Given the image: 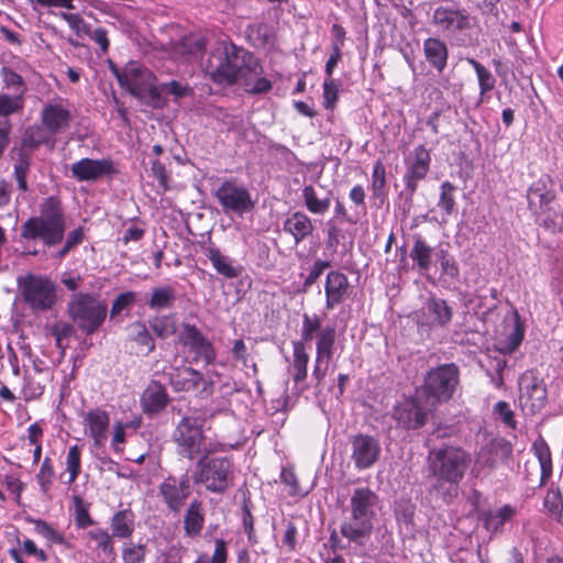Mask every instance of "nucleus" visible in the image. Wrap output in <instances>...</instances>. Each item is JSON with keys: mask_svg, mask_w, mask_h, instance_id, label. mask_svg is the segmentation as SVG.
Returning a JSON list of instances; mask_svg holds the SVG:
<instances>
[{"mask_svg": "<svg viewBox=\"0 0 563 563\" xmlns=\"http://www.w3.org/2000/svg\"><path fill=\"white\" fill-rule=\"evenodd\" d=\"M67 218L57 196L44 198L38 205V214L30 217L21 225L20 239L26 242H40L44 249L62 246L52 254L56 260L65 258L85 240V228L79 225L69 232Z\"/></svg>", "mask_w": 563, "mask_h": 563, "instance_id": "nucleus-1", "label": "nucleus"}, {"mask_svg": "<svg viewBox=\"0 0 563 563\" xmlns=\"http://www.w3.org/2000/svg\"><path fill=\"white\" fill-rule=\"evenodd\" d=\"M471 455L461 448L445 445L432 449L427 456L428 471L434 482L430 493L449 504L457 496L459 484L470 466Z\"/></svg>", "mask_w": 563, "mask_h": 563, "instance_id": "nucleus-2", "label": "nucleus"}, {"mask_svg": "<svg viewBox=\"0 0 563 563\" xmlns=\"http://www.w3.org/2000/svg\"><path fill=\"white\" fill-rule=\"evenodd\" d=\"M253 55L230 41H218L205 66L213 82L230 86L252 70Z\"/></svg>", "mask_w": 563, "mask_h": 563, "instance_id": "nucleus-3", "label": "nucleus"}, {"mask_svg": "<svg viewBox=\"0 0 563 563\" xmlns=\"http://www.w3.org/2000/svg\"><path fill=\"white\" fill-rule=\"evenodd\" d=\"M379 497L367 487L353 490L350 499V517L340 526V533L350 543L364 545L369 539L377 515Z\"/></svg>", "mask_w": 563, "mask_h": 563, "instance_id": "nucleus-4", "label": "nucleus"}, {"mask_svg": "<svg viewBox=\"0 0 563 563\" xmlns=\"http://www.w3.org/2000/svg\"><path fill=\"white\" fill-rule=\"evenodd\" d=\"M205 418L200 416H184L173 431L172 439L180 457L192 461L202 455H213L223 452L225 445L210 439L203 431Z\"/></svg>", "mask_w": 563, "mask_h": 563, "instance_id": "nucleus-5", "label": "nucleus"}, {"mask_svg": "<svg viewBox=\"0 0 563 563\" xmlns=\"http://www.w3.org/2000/svg\"><path fill=\"white\" fill-rule=\"evenodd\" d=\"M314 335L317 336V342L312 377L316 380V387L318 388L324 380L330 362L333 357L336 333L332 325L321 328V319L319 316H309L305 313L302 317L300 341L306 345V343L310 342Z\"/></svg>", "mask_w": 563, "mask_h": 563, "instance_id": "nucleus-6", "label": "nucleus"}, {"mask_svg": "<svg viewBox=\"0 0 563 563\" xmlns=\"http://www.w3.org/2000/svg\"><path fill=\"white\" fill-rule=\"evenodd\" d=\"M460 385V368L455 363L441 364L430 368L420 388V395L430 407L450 401Z\"/></svg>", "mask_w": 563, "mask_h": 563, "instance_id": "nucleus-7", "label": "nucleus"}, {"mask_svg": "<svg viewBox=\"0 0 563 563\" xmlns=\"http://www.w3.org/2000/svg\"><path fill=\"white\" fill-rule=\"evenodd\" d=\"M473 21L474 19L466 9L454 3L435 7L431 15L432 24L451 37L457 46L471 44L467 32L473 27Z\"/></svg>", "mask_w": 563, "mask_h": 563, "instance_id": "nucleus-8", "label": "nucleus"}, {"mask_svg": "<svg viewBox=\"0 0 563 563\" xmlns=\"http://www.w3.org/2000/svg\"><path fill=\"white\" fill-rule=\"evenodd\" d=\"M233 481V462L228 456L202 455L196 463L194 482L209 492L222 494Z\"/></svg>", "mask_w": 563, "mask_h": 563, "instance_id": "nucleus-9", "label": "nucleus"}, {"mask_svg": "<svg viewBox=\"0 0 563 563\" xmlns=\"http://www.w3.org/2000/svg\"><path fill=\"white\" fill-rule=\"evenodd\" d=\"M68 314L86 334L95 333L107 317V305L90 294L78 292L68 302Z\"/></svg>", "mask_w": 563, "mask_h": 563, "instance_id": "nucleus-10", "label": "nucleus"}, {"mask_svg": "<svg viewBox=\"0 0 563 563\" xmlns=\"http://www.w3.org/2000/svg\"><path fill=\"white\" fill-rule=\"evenodd\" d=\"M214 197L225 214H238L242 217L254 208L251 192L236 179L231 178L222 181L216 189Z\"/></svg>", "mask_w": 563, "mask_h": 563, "instance_id": "nucleus-11", "label": "nucleus"}, {"mask_svg": "<svg viewBox=\"0 0 563 563\" xmlns=\"http://www.w3.org/2000/svg\"><path fill=\"white\" fill-rule=\"evenodd\" d=\"M25 302L34 311H47L56 301V286L47 277L29 275L22 284Z\"/></svg>", "mask_w": 563, "mask_h": 563, "instance_id": "nucleus-12", "label": "nucleus"}, {"mask_svg": "<svg viewBox=\"0 0 563 563\" xmlns=\"http://www.w3.org/2000/svg\"><path fill=\"white\" fill-rule=\"evenodd\" d=\"M109 68L119 85L135 97L145 92L153 78V74L136 60H130L122 68L110 62Z\"/></svg>", "mask_w": 563, "mask_h": 563, "instance_id": "nucleus-13", "label": "nucleus"}, {"mask_svg": "<svg viewBox=\"0 0 563 563\" xmlns=\"http://www.w3.org/2000/svg\"><path fill=\"white\" fill-rule=\"evenodd\" d=\"M430 153L423 145H418L405 156L406 172L404 175L405 191L407 200L412 197L418 188V183L426 178L430 168Z\"/></svg>", "mask_w": 563, "mask_h": 563, "instance_id": "nucleus-14", "label": "nucleus"}, {"mask_svg": "<svg viewBox=\"0 0 563 563\" xmlns=\"http://www.w3.org/2000/svg\"><path fill=\"white\" fill-rule=\"evenodd\" d=\"M420 397L421 395L417 399H405L394 407L393 418L398 427L405 430H417L427 423L428 417L434 408L430 407L426 400L422 405Z\"/></svg>", "mask_w": 563, "mask_h": 563, "instance_id": "nucleus-15", "label": "nucleus"}, {"mask_svg": "<svg viewBox=\"0 0 563 563\" xmlns=\"http://www.w3.org/2000/svg\"><path fill=\"white\" fill-rule=\"evenodd\" d=\"M419 327L429 330L445 328L453 318V309L446 300L430 296L416 312Z\"/></svg>", "mask_w": 563, "mask_h": 563, "instance_id": "nucleus-16", "label": "nucleus"}, {"mask_svg": "<svg viewBox=\"0 0 563 563\" xmlns=\"http://www.w3.org/2000/svg\"><path fill=\"white\" fill-rule=\"evenodd\" d=\"M351 461L356 470H367L379 459V441L373 435L358 433L350 438Z\"/></svg>", "mask_w": 563, "mask_h": 563, "instance_id": "nucleus-17", "label": "nucleus"}, {"mask_svg": "<svg viewBox=\"0 0 563 563\" xmlns=\"http://www.w3.org/2000/svg\"><path fill=\"white\" fill-rule=\"evenodd\" d=\"M180 341L194 354L196 362L209 365L216 360V352L211 342L196 325L184 323Z\"/></svg>", "mask_w": 563, "mask_h": 563, "instance_id": "nucleus-18", "label": "nucleus"}, {"mask_svg": "<svg viewBox=\"0 0 563 563\" xmlns=\"http://www.w3.org/2000/svg\"><path fill=\"white\" fill-rule=\"evenodd\" d=\"M70 172L77 181H97L104 177H111L117 169L110 158H81L71 164Z\"/></svg>", "mask_w": 563, "mask_h": 563, "instance_id": "nucleus-19", "label": "nucleus"}, {"mask_svg": "<svg viewBox=\"0 0 563 563\" xmlns=\"http://www.w3.org/2000/svg\"><path fill=\"white\" fill-rule=\"evenodd\" d=\"M511 454L510 442L505 439L494 440L481 449L475 462V472L479 475L483 470L492 471L499 463L508 461Z\"/></svg>", "mask_w": 563, "mask_h": 563, "instance_id": "nucleus-20", "label": "nucleus"}, {"mask_svg": "<svg viewBox=\"0 0 563 563\" xmlns=\"http://www.w3.org/2000/svg\"><path fill=\"white\" fill-rule=\"evenodd\" d=\"M520 390V405L528 413L534 415L544 408L548 400V390L541 379L522 377Z\"/></svg>", "mask_w": 563, "mask_h": 563, "instance_id": "nucleus-21", "label": "nucleus"}, {"mask_svg": "<svg viewBox=\"0 0 563 563\" xmlns=\"http://www.w3.org/2000/svg\"><path fill=\"white\" fill-rule=\"evenodd\" d=\"M159 494L169 510L179 512L190 495L188 475L185 474L179 479L172 476L167 477L159 485Z\"/></svg>", "mask_w": 563, "mask_h": 563, "instance_id": "nucleus-22", "label": "nucleus"}, {"mask_svg": "<svg viewBox=\"0 0 563 563\" xmlns=\"http://www.w3.org/2000/svg\"><path fill=\"white\" fill-rule=\"evenodd\" d=\"M71 121V113L63 100L46 102L41 110V122L51 134L66 130Z\"/></svg>", "mask_w": 563, "mask_h": 563, "instance_id": "nucleus-23", "label": "nucleus"}, {"mask_svg": "<svg viewBox=\"0 0 563 563\" xmlns=\"http://www.w3.org/2000/svg\"><path fill=\"white\" fill-rule=\"evenodd\" d=\"M84 423L93 440V446L98 449L104 446L110 423L108 412L100 408L91 409L85 415Z\"/></svg>", "mask_w": 563, "mask_h": 563, "instance_id": "nucleus-24", "label": "nucleus"}, {"mask_svg": "<svg viewBox=\"0 0 563 563\" xmlns=\"http://www.w3.org/2000/svg\"><path fill=\"white\" fill-rule=\"evenodd\" d=\"M555 199L552 180L549 177H542L534 181L528 189L527 200L530 210L536 214L553 203Z\"/></svg>", "mask_w": 563, "mask_h": 563, "instance_id": "nucleus-25", "label": "nucleus"}, {"mask_svg": "<svg viewBox=\"0 0 563 563\" xmlns=\"http://www.w3.org/2000/svg\"><path fill=\"white\" fill-rule=\"evenodd\" d=\"M349 290V279L345 274L339 271L328 273L324 285L325 308L332 310L343 302Z\"/></svg>", "mask_w": 563, "mask_h": 563, "instance_id": "nucleus-26", "label": "nucleus"}, {"mask_svg": "<svg viewBox=\"0 0 563 563\" xmlns=\"http://www.w3.org/2000/svg\"><path fill=\"white\" fill-rule=\"evenodd\" d=\"M169 402L166 388L158 382L152 380L141 396L144 413L154 416L163 411Z\"/></svg>", "mask_w": 563, "mask_h": 563, "instance_id": "nucleus-27", "label": "nucleus"}, {"mask_svg": "<svg viewBox=\"0 0 563 563\" xmlns=\"http://www.w3.org/2000/svg\"><path fill=\"white\" fill-rule=\"evenodd\" d=\"M308 362L309 354L306 351V345H303L302 341H294L292 342V363L288 368V372L291 374L296 389L298 393H302L307 389V386L303 385L308 376Z\"/></svg>", "mask_w": 563, "mask_h": 563, "instance_id": "nucleus-28", "label": "nucleus"}, {"mask_svg": "<svg viewBox=\"0 0 563 563\" xmlns=\"http://www.w3.org/2000/svg\"><path fill=\"white\" fill-rule=\"evenodd\" d=\"M283 230L294 238L298 245L303 240L312 235L314 227L311 219L301 211L290 213L283 222Z\"/></svg>", "mask_w": 563, "mask_h": 563, "instance_id": "nucleus-29", "label": "nucleus"}, {"mask_svg": "<svg viewBox=\"0 0 563 563\" xmlns=\"http://www.w3.org/2000/svg\"><path fill=\"white\" fill-rule=\"evenodd\" d=\"M423 54L429 65L441 74L448 65L449 49L439 37H428L423 42Z\"/></svg>", "mask_w": 563, "mask_h": 563, "instance_id": "nucleus-30", "label": "nucleus"}, {"mask_svg": "<svg viewBox=\"0 0 563 563\" xmlns=\"http://www.w3.org/2000/svg\"><path fill=\"white\" fill-rule=\"evenodd\" d=\"M206 256L211 262L213 268L218 274L224 276L225 278L232 279L239 277L243 267L240 265H234L233 260L227 255H223L219 249L216 246H209L206 249Z\"/></svg>", "mask_w": 563, "mask_h": 563, "instance_id": "nucleus-31", "label": "nucleus"}, {"mask_svg": "<svg viewBox=\"0 0 563 563\" xmlns=\"http://www.w3.org/2000/svg\"><path fill=\"white\" fill-rule=\"evenodd\" d=\"M205 525V508L200 500L194 499L189 504L184 517V531L189 538L198 537Z\"/></svg>", "mask_w": 563, "mask_h": 563, "instance_id": "nucleus-32", "label": "nucleus"}, {"mask_svg": "<svg viewBox=\"0 0 563 563\" xmlns=\"http://www.w3.org/2000/svg\"><path fill=\"white\" fill-rule=\"evenodd\" d=\"M169 382L176 391H190L196 390L205 379L198 371L185 367L170 374Z\"/></svg>", "mask_w": 563, "mask_h": 563, "instance_id": "nucleus-33", "label": "nucleus"}, {"mask_svg": "<svg viewBox=\"0 0 563 563\" xmlns=\"http://www.w3.org/2000/svg\"><path fill=\"white\" fill-rule=\"evenodd\" d=\"M112 536L119 539L130 538L135 529V516L131 509L117 511L110 520Z\"/></svg>", "mask_w": 563, "mask_h": 563, "instance_id": "nucleus-34", "label": "nucleus"}, {"mask_svg": "<svg viewBox=\"0 0 563 563\" xmlns=\"http://www.w3.org/2000/svg\"><path fill=\"white\" fill-rule=\"evenodd\" d=\"M435 252L420 235L413 236V245L410 251V257L417 265L419 272L427 273L432 265V256Z\"/></svg>", "mask_w": 563, "mask_h": 563, "instance_id": "nucleus-35", "label": "nucleus"}, {"mask_svg": "<svg viewBox=\"0 0 563 563\" xmlns=\"http://www.w3.org/2000/svg\"><path fill=\"white\" fill-rule=\"evenodd\" d=\"M537 216L538 221L544 228L551 231H563V205L554 201Z\"/></svg>", "mask_w": 563, "mask_h": 563, "instance_id": "nucleus-36", "label": "nucleus"}, {"mask_svg": "<svg viewBox=\"0 0 563 563\" xmlns=\"http://www.w3.org/2000/svg\"><path fill=\"white\" fill-rule=\"evenodd\" d=\"M515 515V509L509 505H504L497 511H487L483 514V521L486 530L490 532H498L503 529L504 525L511 520Z\"/></svg>", "mask_w": 563, "mask_h": 563, "instance_id": "nucleus-37", "label": "nucleus"}, {"mask_svg": "<svg viewBox=\"0 0 563 563\" xmlns=\"http://www.w3.org/2000/svg\"><path fill=\"white\" fill-rule=\"evenodd\" d=\"M176 301V291L169 286L155 287L152 289L148 307L153 310L169 309Z\"/></svg>", "mask_w": 563, "mask_h": 563, "instance_id": "nucleus-38", "label": "nucleus"}, {"mask_svg": "<svg viewBox=\"0 0 563 563\" xmlns=\"http://www.w3.org/2000/svg\"><path fill=\"white\" fill-rule=\"evenodd\" d=\"M132 341H134L141 351L147 355L155 350V341L148 332L146 324L142 321H135L129 325Z\"/></svg>", "mask_w": 563, "mask_h": 563, "instance_id": "nucleus-39", "label": "nucleus"}, {"mask_svg": "<svg viewBox=\"0 0 563 563\" xmlns=\"http://www.w3.org/2000/svg\"><path fill=\"white\" fill-rule=\"evenodd\" d=\"M466 62L474 68L479 87V96L483 98L490 92L496 85V79L492 71L473 57H467Z\"/></svg>", "mask_w": 563, "mask_h": 563, "instance_id": "nucleus-40", "label": "nucleus"}, {"mask_svg": "<svg viewBox=\"0 0 563 563\" xmlns=\"http://www.w3.org/2000/svg\"><path fill=\"white\" fill-rule=\"evenodd\" d=\"M302 197L306 208L313 214H324L330 208V199H320L317 197L316 190L312 186H306L302 189Z\"/></svg>", "mask_w": 563, "mask_h": 563, "instance_id": "nucleus-41", "label": "nucleus"}, {"mask_svg": "<svg viewBox=\"0 0 563 563\" xmlns=\"http://www.w3.org/2000/svg\"><path fill=\"white\" fill-rule=\"evenodd\" d=\"M0 75L3 81V87L8 90H12L14 95L24 97L27 88L24 79L20 74L10 67L3 66L0 70Z\"/></svg>", "mask_w": 563, "mask_h": 563, "instance_id": "nucleus-42", "label": "nucleus"}, {"mask_svg": "<svg viewBox=\"0 0 563 563\" xmlns=\"http://www.w3.org/2000/svg\"><path fill=\"white\" fill-rule=\"evenodd\" d=\"M74 332V327L66 321H56L48 327V333L54 338L56 347L63 353L68 346L67 340Z\"/></svg>", "mask_w": 563, "mask_h": 563, "instance_id": "nucleus-43", "label": "nucleus"}, {"mask_svg": "<svg viewBox=\"0 0 563 563\" xmlns=\"http://www.w3.org/2000/svg\"><path fill=\"white\" fill-rule=\"evenodd\" d=\"M534 455L541 467V482L544 483L552 474V459L548 444L541 440L533 444Z\"/></svg>", "mask_w": 563, "mask_h": 563, "instance_id": "nucleus-44", "label": "nucleus"}, {"mask_svg": "<svg viewBox=\"0 0 563 563\" xmlns=\"http://www.w3.org/2000/svg\"><path fill=\"white\" fill-rule=\"evenodd\" d=\"M65 467L68 473L67 484H73L81 472V449L75 444L71 445L65 459Z\"/></svg>", "mask_w": 563, "mask_h": 563, "instance_id": "nucleus-45", "label": "nucleus"}, {"mask_svg": "<svg viewBox=\"0 0 563 563\" xmlns=\"http://www.w3.org/2000/svg\"><path fill=\"white\" fill-rule=\"evenodd\" d=\"M24 97L0 92V117L8 118L21 113L24 109Z\"/></svg>", "mask_w": 563, "mask_h": 563, "instance_id": "nucleus-46", "label": "nucleus"}, {"mask_svg": "<svg viewBox=\"0 0 563 563\" xmlns=\"http://www.w3.org/2000/svg\"><path fill=\"white\" fill-rule=\"evenodd\" d=\"M88 538L96 543V549L101 551L106 556L110 558L114 554V544L112 534L107 530L97 528L88 532Z\"/></svg>", "mask_w": 563, "mask_h": 563, "instance_id": "nucleus-47", "label": "nucleus"}, {"mask_svg": "<svg viewBox=\"0 0 563 563\" xmlns=\"http://www.w3.org/2000/svg\"><path fill=\"white\" fill-rule=\"evenodd\" d=\"M371 190L373 196L377 199L384 198L386 191V167L384 163L378 159L374 164L371 181Z\"/></svg>", "mask_w": 563, "mask_h": 563, "instance_id": "nucleus-48", "label": "nucleus"}, {"mask_svg": "<svg viewBox=\"0 0 563 563\" xmlns=\"http://www.w3.org/2000/svg\"><path fill=\"white\" fill-rule=\"evenodd\" d=\"M150 328L157 338L166 339L176 332L175 320L172 316H156L150 320Z\"/></svg>", "mask_w": 563, "mask_h": 563, "instance_id": "nucleus-49", "label": "nucleus"}, {"mask_svg": "<svg viewBox=\"0 0 563 563\" xmlns=\"http://www.w3.org/2000/svg\"><path fill=\"white\" fill-rule=\"evenodd\" d=\"M228 559V542L223 539H216L212 555L201 553L194 563H227Z\"/></svg>", "mask_w": 563, "mask_h": 563, "instance_id": "nucleus-50", "label": "nucleus"}, {"mask_svg": "<svg viewBox=\"0 0 563 563\" xmlns=\"http://www.w3.org/2000/svg\"><path fill=\"white\" fill-rule=\"evenodd\" d=\"M147 554L145 543H125L122 549V559L124 563H144Z\"/></svg>", "mask_w": 563, "mask_h": 563, "instance_id": "nucleus-51", "label": "nucleus"}, {"mask_svg": "<svg viewBox=\"0 0 563 563\" xmlns=\"http://www.w3.org/2000/svg\"><path fill=\"white\" fill-rule=\"evenodd\" d=\"M435 257L440 262L442 274L451 278H455L460 274V269L454 257L446 249L440 247L435 251Z\"/></svg>", "mask_w": 563, "mask_h": 563, "instance_id": "nucleus-52", "label": "nucleus"}, {"mask_svg": "<svg viewBox=\"0 0 563 563\" xmlns=\"http://www.w3.org/2000/svg\"><path fill=\"white\" fill-rule=\"evenodd\" d=\"M523 339V333L518 324H515L511 328L510 333L507 335L506 340L498 341V350L504 354L512 353L518 349L521 341Z\"/></svg>", "mask_w": 563, "mask_h": 563, "instance_id": "nucleus-53", "label": "nucleus"}, {"mask_svg": "<svg viewBox=\"0 0 563 563\" xmlns=\"http://www.w3.org/2000/svg\"><path fill=\"white\" fill-rule=\"evenodd\" d=\"M454 191H455V187L450 181H444L441 185V194H440V199H439L438 206L448 216L454 211V207H455Z\"/></svg>", "mask_w": 563, "mask_h": 563, "instance_id": "nucleus-54", "label": "nucleus"}, {"mask_svg": "<svg viewBox=\"0 0 563 563\" xmlns=\"http://www.w3.org/2000/svg\"><path fill=\"white\" fill-rule=\"evenodd\" d=\"M163 91H165L167 96H172L175 101L185 97H190L194 93V89L189 85L181 84L174 79L163 82Z\"/></svg>", "mask_w": 563, "mask_h": 563, "instance_id": "nucleus-55", "label": "nucleus"}, {"mask_svg": "<svg viewBox=\"0 0 563 563\" xmlns=\"http://www.w3.org/2000/svg\"><path fill=\"white\" fill-rule=\"evenodd\" d=\"M29 169L30 162L27 157L23 153H21L14 164V177L18 181V187L21 191H26L29 189L26 183Z\"/></svg>", "mask_w": 563, "mask_h": 563, "instance_id": "nucleus-56", "label": "nucleus"}, {"mask_svg": "<svg viewBox=\"0 0 563 563\" xmlns=\"http://www.w3.org/2000/svg\"><path fill=\"white\" fill-rule=\"evenodd\" d=\"M544 507L551 516L561 518L563 514V500L560 490L550 489L544 497Z\"/></svg>", "mask_w": 563, "mask_h": 563, "instance_id": "nucleus-57", "label": "nucleus"}, {"mask_svg": "<svg viewBox=\"0 0 563 563\" xmlns=\"http://www.w3.org/2000/svg\"><path fill=\"white\" fill-rule=\"evenodd\" d=\"M54 475L52 461L49 457H45L36 475L37 483L43 493H46L51 488Z\"/></svg>", "mask_w": 563, "mask_h": 563, "instance_id": "nucleus-58", "label": "nucleus"}, {"mask_svg": "<svg viewBox=\"0 0 563 563\" xmlns=\"http://www.w3.org/2000/svg\"><path fill=\"white\" fill-rule=\"evenodd\" d=\"M34 530L37 534L45 538L48 542L55 544H63L65 542L64 536L55 530L52 526L43 520H36Z\"/></svg>", "mask_w": 563, "mask_h": 563, "instance_id": "nucleus-59", "label": "nucleus"}, {"mask_svg": "<svg viewBox=\"0 0 563 563\" xmlns=\"http://www.w3.org/2000/svg\"><path fill=\"white\" fill-rule=\"evenodd\" d=\"M137 299V294L135 291H125L120 294L113 301L110 314L111 318L118 316L121 311L126 308H130L135 303Z\"/></svg>", "mask_w": 563, "mask_h": 563, "instance_id": "nucleus-60", "label": "nucleus"}, {"mask_svg": "<svg viewBox=\"0 0 563 563\" xmlns=\"http://www.w3.org/2000/svg\"><path fill=\"white\" fill-rule=\"evenodd\" d=\"M339 98V84L334 79H325L323 82V106L333 109Z\"/></svg>", "mask_w": 563, "mask_h": 563, "instance_id": "nucleus-61", "label": "nucleus"}, {"mask_svg": "<svg viewBox=\"0 0 563 563\" xmlns=\"http://www.w3.org/2000/svg\"><path fill=\"white\" fill-rule=\"evenodd\" d=\"M45 386L30 375L24 376L23 394L25 400L36 399L44 393Z\"/></svg>", "mask_w": 563, "mask_h": 563, "instance_id": "nucleus-62", "label": "nucleus"}, {"mask_svg": "<svg viewBox=\"0 0 563 563\" xmlns=\"http://www.w3.org/2000/svg\"><path fill=\"white\" fill-rule=\"evenodd\" d=\"M145 91H147L153 108L163 109L167 104V95L163 91V82L158 85H152L151 82Z\"/></svg>", "mask_w": 563, "mask_h": 563, "instance_id": "nucleus-63", "label": "nucleus"}, {"mask_svg": "<svg viewBox=\"0 0 563 563\" xmlns=\"http://www.w3.org/2000/svg\"><path fill=\"white\" fill-rule=\"evenodd\" d=\"M183 52L195 58L201 56L206 48V42L202 37H188L181 43Z\"/></svg>", "mask_w": 563, "mask_h": 563, "instance_id": "nucleus-64", "label": "nucleus"}]
</instances>
